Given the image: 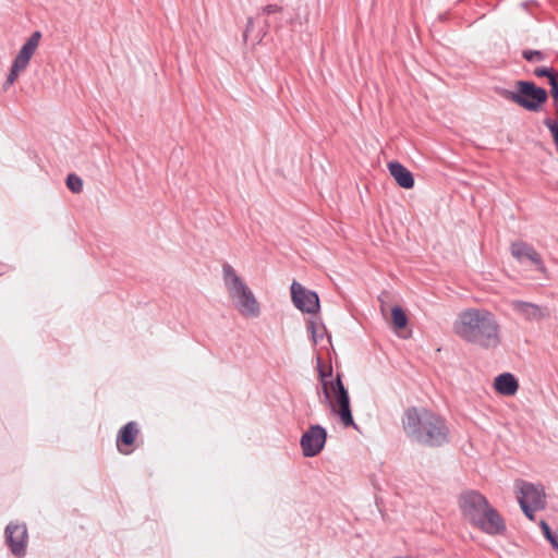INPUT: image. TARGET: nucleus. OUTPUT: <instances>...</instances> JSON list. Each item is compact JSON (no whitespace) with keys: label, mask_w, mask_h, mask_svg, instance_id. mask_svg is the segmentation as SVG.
<instances>
[{"label":"nucleus","mask_w":558,"mask_h":558,"mask_svg":"<svg viewBox=\"0 0 558 558\" xmlns=\"http://www.w3.org/2000/svg\"><path fill=\"white\" fill-rule=\"evenodd\" d=\"M453 333L465 343L484 350L496 349L502 341V329L496 314L484 307H469L458 313Z\"/></svg>","instance_id":"1"},{"label":"nucleus","mask_w":558,"mask_h":558,"mask_svg":"<svg viewBox=\"0 0 558 558\" xmlns=\"http://www.w3.org/2000/svg\"><path fill=\"white\" fill-rule=\"evenodd\" d=\"M401 422L405 436L414 444L440 448L450 441V428L446 418L429 409L408 408Z\"/></svg>","instance_id":"2"},{"label":"nucleus","mask_w":558,"mask_h":558,"mask_svg":"<svg viewBox=\"0 0 558 558\" xmlns=\"http://www.w3.org/2000/svg\"><path fill=\"white\" fill-rule=\"evenodd\" d=\"M459 506L463 517L484 533L498 535L506 531L504 519L481 493L476 490L462 493L459 497Z\"/></svg>","instance_id":"3"},{"label":"nucleus","mask_w":558,"mask_h":558,"mask_svg":"<svg viewBox=\"0 0 558 558\" xmlns=\"http://www.w3.org/2000/svg\"><path fill=\"white\" fill-rule=\"evenodd\" d=\"M317 371L324 396L320 402L329 407L330 411L339 416L344 427L355 426L350 408L349 392L342 383L341 375L337 374L336 378H332V366L325 367L319 356H317Z\"/></svg>","instance_id":"4"},{"label":"nucleus","mask_w":558,"mask_h":558,"mask_svg":"<svg viewBox=\"0 0 558 558\" xmlns=\"http://www.w3.org/2000/svg\"><path fill=\"white\" fill-rule=\"evenodd\" d=\"M223 282L229 298L239 313L246 318L259 316V304L241 277L238 276L234 268L226 263L222 265Z\"/></svg>","instance_id":"5"},{"label":"nucleus","mask_w":558,"mask_h":558,"mask_svg":"<svg viewBox=\"0 0 558 558\" xmlns=\"http://www.w3.org/2000/svg\"><path fill=\"white\" fill-rule=\"evenodd\" d=\"M517 499L522 512L530 520H534L535 512L545 509L546 494L539 484L518 480L514 484Z\"/></svg>","instance_id":"6"},{"label":"nucleus","mask_w":558,"mask_h":558,"mask_svg":"<svg viewBox=\"0 0 558 558\" xmlns=\"http://www.w3.org/2000/svg\"><path fill=\"white\" fill-rule=\"evenodd\" d=\"M501 95L520 107L537 111L546 102L548 95L545 88L536 86L530 81H518L517 92L502 90Z\"/></svg>","instance_id":"7"},{"label":"nucleus","mask_w":558,"mask_h":558,"mask_svg":"<svg viewBox=\"0 0 558 558\" xmlns=\"http://www.w3.org/2000/svg\"><path fill=\"white\" fill-rule=\"evenodd\" d=\"M40 39L41 33L39 31H36L21 47L17 56L12 62L10 73L4 83V88H8L9 86L13 85L14 82L17 80L20 73L27 68L33 54L35 53L36 49L39 46Z\"/></svg>","instance_id":"8"},{"label":"nucleus","mask_w":558,"mask_h":558,"mask_svg":"<svg viewBox=\"0 0 558 558\" xmlns=\"http://www.w3.org/2000/svg\"><path fill=\"white\" fill-rule=\"evenodd\" d=\"M327 440V430L318 424L311 425L302 435L300 446L306 458H312L322 452Z\"/></svg>","instance_id":"9"},{"label":"nucleus","mask_w":558,"mask_h":558,"mask_svg":"<svg viewBox=\"0 0 558 558\" xmlns=\"http://www.w3.org/2000/svg\"><path fill=\"white\" fill-rule=\"evenodd\" d=\"M291 298L294 306L302 312L315 314L319 310L318 295L296 281L291 284Z\"/></svg>","instance_id":"10"},{"label":"nucleus","mask_w":558,"mask_h":558,"mask_svg":"<svg viewBox=\"0 0 558 558\" xmlns=\"http://www.w3.org/2000/svg\"><path fill=\"white\" fill-rule=\"evenodd\" d=\"M5 539L12 554L16 557H24L27 547V527L25 524L10 523L5 527Z\"/></svg>","instance_id":"11"},{"label":"nucleus","mask_w":558,"mask_h":558,"mask_svg":"<svg viewBox=\"0 0 558 558\" xmlns=\"http://www.w3.org/2000/svg\"><path fill=\"white\" fill-rule=\"evenodd\" d=\"M511 311L527 322H538L549 316L546 306L521 300H511L508 302Z\"/></svg>","instance_id":"12"},{"label":"nucleus","mask_w":558,"mask_h":558,"mask_svg":"<svg viewBox=\"0 0 558 558\" xmlns=\"http://www.w3.org/2000/svg\"><path fill=\"white\" fill-rule=\"evenodd\" d=\"M511 254L515 259L520 262L523 258H527L536 266V269L539 272L547 276V268L545 267L541 255L531 244L522 241L514 242L511 244Z\"/></svg>","instance_id":"13"},{"label":"nucleus","mask_w":558,"mask_h":558,"mask_svg":"<svg viewBox=\"0 0 558 558\" xmlns=\"http://www.w3.org/2000/svg\"><path fill=\"white\" fill-rule=\"evenodd\" d=\"M390 175L396 180L399 186L403 189H412L414 178L412 173L400 162L391 161L388 163Z\"/></svg>","instance_id":"14"},{"label":"nucleus","mask_w":558,"mask_h":558,"mask_svg":"<svg viewBox=\"0 0 558 558\" xmlns=\"http://www.w3.org/2000/svg\"><path fill=\"white\" fill-rule=\"evenodd\" d=\"M494 387L502 396H513L519 389V384L511 373H504L495 378Z\"/></svg>","instance_id":"15"},{"label":"nucleus","mask_w":558,"mask_h":558,"mask_svg":"<svg viewBox=\"0 0 558 558\" xmlns=\"http://www.w3.org/2000/svg\"><path fill=\"white\" fill-rule=\"evenodd\" d=\"M138 434L137 424L135 422H129L125 424L118 434L117 446L120 452L129 453L121 448V445L131 446Z\"/></svg>","instance_id":"16"},{"label":"nucleus","mask_w":558,"mask_h":558,"mask_svg":"<svg viewBox=\"0 0 558 558\" xmlns=\"http://www.w3.org/2000/svg\"><path fill=\"white\" fill-rule=\"evenodd\" d=\"M307 328L312 335V340L314 344H318L324 340V337H327V343L331 344V337L327 333L325 326L317 320L310 319L307 323Z\"/></svg>","instance_id":"17"},{"label":"nucleus","mask_w":558,"mask_h":558,"mask_svg":"<svg viewBox=\"0 0 558 558\" xmlns=\"http://www.w3.org/2000/svg\"><path fill=\"white\" fill-rule=\"evenodd\" d=\"M391 320L396 329H403L408 324V317L400 306L392 307Z\"/></svg>","instance_id":"18"},{"label":"nucleus","mask_w":558,"mask_h":558,"mask_svg":"<svg viewBox=\"0 0 558 558\" xmlns=\"http://www.w3.org/2000/svg\"><path fill=\"white\" fill-rule=\"evenodd\" d=\"M66 186L71 192L78 194L83 190V181L78 175L70 173L66 177Z\"/></svg>","instance_id":"19"},{"label":"nucleus","mask_w":558,"mask_h":558,"mask_svg":"<svg viewBox=\"0 0 558 558\" xmlns=\"http://www.w3.org/2000/svg\"><path fill=\"white\" fill-rule=\"evenodd\" d=\"M522 57L530 62L543 61L545 59V54L539 50H523Z\"/></svg>","instance_id":"20"},{"label":"nucleus","mask_w":558,"mask_h":558,"mask_svg":"<svg viewBox=\"0 0 558 558\" xmlns=\"http://www.w3.org/2000/svg\"><path fill=\"white\" fill-rule=\"evenodd\" d=\"M534 74L537 76V77H548V80L550 81V77H555L556 76V73L551 70V69H548V68H536L534 70Z\"/></svg>","instance_id":"21"},{"label":"nucleus","mask_w":558,"mask_h":558,"mask_svg":"<svg viewBox=\"0 0 558 558\" xmlns=\"http://www.w3.org/2000/svg\"><path fill=\"white\" fill-rule=\"evenodd\" d=\"M549 85L551 87L550 93L555 101H558V81L557 75L555 77H550Z\"/></svg>","instance_id":"22"},{"label":"nucleus","mask_w":558,"mask_h":558,"mask_svg":"<svg viewBox=\"0 0 558 558\" xmlns=\"http://www.w3.org/2000/svg\"><path fill=\"white\" fill-rule=\"evenodd\" d=\"M541 527L546 538L550 541L555 533L551 532L549 525L545 521H541Z\"/></svg>","instance_id":"23"},{"label":"nucleus","mask_w":558,"mask_h":558,"mask_svg":"<svg viewBox=\"0 0 558 558\" xmlns=\"http://www.w3.org/2000/svg\"><path fill=\"white\" fill-rule=\"evenodd\" d=\"M253 25H254L253 19L250 17L247 20L246 28H245L244 34H243L244 41L248 40V38L251 36V32L253 29Z\"/></svg>","instance_id":"24"},{"label":"nucleus","mask_w":558,"mask_h":558,"mask_svg":"<svg viewBox=\"0 0 558 558\" xmlns=\"http://www.w3.org/2000/svg\"><path fill=\"white\" fill-rule=\"evenodd\" d=\"M549 542L554 548L558 549V533H555Z\"/></svg>","instance_id":"25"},{"label":"nucleus","mask_w":558,"mask_h":558,"mask_svg":"<svg viewBox=\"0 0 558 558\" xmlns=\"http://www.w3.org/2000/svg\"><path fill=\"white\" fill-rule=\"evenodd\" d=\"M277 9H278V8H277V5H271V4H270V5H267V7L265 8V11H266L268 14H270V13L276 12V11H277Z\"/></svg>","instance_id":"26"},{"label":"nucleus","mask_w":558,"mask_h":558,"mask_svg":"<svg viewBox=\"0 0 558 558\" xmlns=\"http://www.w3.org/2000/svg\"><path fill=\"white\" fill-rule=\"evenodd\" d=\"M260 37L256 36L254 39H253V43H259L260 41Z\"/></svg>","instance_id":"27"}]
</instances>
